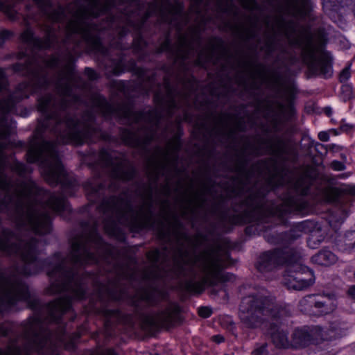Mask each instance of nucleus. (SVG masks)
Returning a JSON list of instances; mask_svg holds the SVG:
<instances>
[{
    "instance_id": "f257e3e1",
    "label": "nucleus",
    "mask_w": 355,
    "mask_h": 355,
    "mask_svg": "<svg viewBox=\"0 0 355 355\" xmlns=\"http://www.w3.org/2000/svg\"><path fill=\"white\" fill-rule=\"evenodd\" d=\"M16 191L19 200L27 207L26 223L38 234H46L51 230L50 216L43 210L42 203L45 202L46 207L56 213L67 207L62 196L50 194L30 181L21 184Z\"/></svg>"
},
{
    "instance_id": "f03ea898",
    "label": "nucleus",
    "mask_w": 355,
    "mask_h": 355,
    "mask_svg": "<svg viewBox=\"0 0 355 355\" xmlns=\"http://www.w3.org/2000/svg\"><path fill=\"white\" fill-rule=\"evenodd\" d=\"M287 263L286 273L284 275V284L288 289L302 290L315 282L313 272L301 263L299 256L288 251L277 250L262 254L257 268L261 272L275 268L278 265Z\"/></svg>"
},
{
    "instance_id": "7ed1b4c3",
    "label": "nucleus",
    "mask_w": 355,
    "mask_h": 355,
    "mask_svg": "<svg viewBox=\"0 0 355 355\" xmlns=\"http://www.w3.org/2000/svg\"><path fill=\"white\" fill-rule=\"evenodd\" d=\"M27 159L31 163L41 159L42 173L50 184H67V173L57 156L53 144L33 142L27 153Z\"/></svg>"
},
{
    "instance_id": "20e7f679",
    "label": "nucleus",
    "mask_w": 355,
    "mask_h": 355,
    "mask_svg": "<svg viewBox=\"0 0 355 355\" xmlns=\"http://www.w3.org/2000/svg\"><path fill=\"white\" fill-rule=\"evenodd\" d=\"M279 313L272 299L263 295L248 296L242 300L239 316L247 327L255 328L266 326L268 322L277 318Z\"/></svg>"
},
{
    "instance_id": "39448f33",
    "label": "nucleus",
    "mask_w": 355,
    "mask_h": 355,
    "mask_svg": "<svg viewBox=\"0 0 355 355\" xmlns=\"http://www.w3.org/2000/svg\"><path fill=\"white\" fill-rule=\"evenodd\" d=\"M192 272L198 280H192L187 284L189 292L200 293L207 284H212L221 267L219 252L216 250H207L196 257L189 266Z\"/></svg>"
},
{
    "instance_id": "423d86ee",
    "label": "nucleus",
    "mask_w": 355,
    "mask_h": 355,
    "mask_svg": "<svg viewBox=\"0 0 355 355\" xmlns=\"http://www.w3.org/2000/svg\"><path fill=\"white\" fill-rule=\"evenodd\" d=\"M343 324H332L329 329L324 330L320 327H304L297 329L293 334V345L295 347H305L311 343H317L320 340L333 339L344 334Z\"/></svg>"
},
{
    "instance_id": "0eeeda50",
    "label": "nucleus",
    "mask_w": 355,
    "mask_h": 355,
    "mask_svg": "<svg viewBox=\"0 0 355 355\" xmlns=\"http://www.w3.org/2000/svg\"><path fill=\"white\" fill-rule=\"evenodd\" d=\"M305 61L311 69L322 74L327 78L332 73L331 55L327 52H318L315 51L311 39L303 51Z\"/></svg>"
},
{
    "instance_id": "6e6552de",
    "label": "nucleus",
    "mask_w": 355,
    "mask_h": 355,
    "mask_svg": "<svg viewBox=\"0 0 355 355\" xmlns=\"http://www.w3.org/2000/svg\"><path fill=\"white\" fill-rule=\"evenodd\" d=\"M26 298L27 293L24 287L11 283L0 274V302L11 305Z\"/></svg>"
},
{
    "instance_id": "1a4fd4ad",
    "label": "nucleus",
    "mask_w": 355,
    "mask_h": 355,
    "mask_svg": "<svg viewBox=\"0 0 355 355\" xmlns=\"http://www.w3.org/2000/svg\"><path fill=\"white\" fill-rule=\"evenodd\" d=\"M38 245L37 241L32 240L28 243H20V246L17 245L10 246L7 242L0 239V250L18 254L26 262H32L35 260Z\"/></svg>"
},
{
    "instance_id": "9d476101",
    "label": "nucleus",
    "mask_w": 355,
    "mask_h": 355,
    "mask_svg": "<svg viewBox=\"0 0 355 355\" xmlns=\"http://www.w3.org/2000/svg\"><path fill=\"white\" fill-rule=\"evenodd\" d=\"M71 259L74 263H89L96 261L95 257L89 252L82 239H78L72 243Z\"/></svg>"
},
{
    "instance_id": "9b49d317",
    "label": "nucleus",
    "mask_w": 355,
    "mask_h": 355,
    "mask_svg": "<svg viewBox=\"0 0 355 355\" xmlns=\"http://www.w3.org/2000/svg\"><path fill=\"white\" fill-rule=\"evenodd\" d=\"M310 300L313 302L314 315H322L331 313L336 308V300L328 295H315V299Z\"/></svg>"
},
{
    "instance_id": "f8f14e48",
    "label": "nucleus",
    "mask_w": 355,
    "mask_h": 355,
    "mask_svg": "<svg viewBox=\"0 0 355 355\" xmlns=\"http://www.w3.org/2000/svg\"><path fill=\"white\" fill-rule=\"evenodd\" d=\"M71 300L69 297L60 298L49 306V312L51 320H58L60 315L69 309Z\"/></svg>"
},
{
    "instance_id": "ddd939ff",
    "label": "nucleus",
    "mask_w": 355,
    "mask_h": 355,
    "mask_svg": "<svg viewBox=\"0 0 355 355\" xmlns=\"http://www.w3.org/2000/svg\"><path fill=\"white\" fill-rule=\"evenodd\" d=\"M49 275L51 278H53L54 277L58 275L60 278H61V282H53L51 286V290L53 293L61 292L62 291H68L70 289V285L68 282H67L66 278L67 275L65 272L63 270L62 267L59 266L54 270L49 272Z\"/></svg>"
},
{
    "instance_id": "4468645a",
    "label": "nucleus",
    "mask_w": 355,
    "mask_h": 355,
    "mask_svg": "<svg viewBox=\"0 0 355 355\" xmlns=\"http://www.w3.org/2000/svg\"><path fill=\"white\" fill-rule=\"evenodd\" d=\"M309 9V0H288V11L295 16H304Z\"/></svg>"
},
{
    "instance_id": "2eb2a0df",
    "label": "nucleus",
    "mask_w": 355,
    "mask_h": 355,
    "mask_svg": "<svg viewBox=\"0 0 355 355\" xmlns=\"http://www.w3.org/2000/svg\"><path fill=\"white\" fill-rule=\"evenodd\" d=\"M337 257L329 250L324 249L312 257V261L318 265L329 266L337 261Z\"/></svg>"
},
{
    "instance_id": "dca6fc26",
    "label": "nucleus",
    "mask_w": 355,
    "mask_h": 355,
    "mask_svg": "<svg viewBox=\"0 0 355 355\" xmlns=\"http://www.w3.org/2000/svg\"><path fill=\"white\" fill-rule=\"evenodd\" d=\"M270 331L269 334L276 347L286 348L290 346V343L285 331L280 330L279 328L276 326L271 327Z\"/></svg>"
},
{
    "instance_id": "f3484780",
    "label": "nucleus",
    "mask_w": 355,
    "mask_h": 355,
    "mask_svg": "<svg viewBox=\"0 0 355 355\" xmlns=\"http://www.w3.org/2000/svg\"><path fill=\"white\" fill-rule=\"evenodd\" d=\"M65 125L67 128V137L69 140L79 139L82 135L80 123L74 119H67Z\"/></svg>"
},
{
    "instance_id": "a211bd4d",
    "label": "nucleus",
    "mask_w": 355,
    "mask_h": 355,
    "mask_svg": "<svg viewBox=\"0 0 355 355\" xmlns=\"http://www.w3.org/2000/svg\"><path fill=\"white\" fill-rule=\"evenodd\" d=\"M315 295H308L300 300V307L302 311L307 313L310 315L315 314V310L313 309L314 303L310 302V300H313Z\"/></svg>"
},
{
    "instance_id": "6ab92c4d",
    "label": "nucleus",
    "mask_w": 355,
    "mask_h": 355,
    "mask_svg": "<svg viewBox=\"0 0 355 355\" xmlns=\"http://www.w3.org/2000/svg\"><path fill=\"white\" fill-rule=\"evenodd\" d=\"M40 327L41 324L37 318L33 319L28 327V331L33 335L35 342H37V340H40Z\"/></svg>"
},
{
    "instance_id": "aec40b11",
    "label": "nucleus",
    "mask_w": 355,
    "mask_h": 355,
    "mask_svg": "<svg viewBox=\"0 0 355 355\" xmlns=\"http://www.w3.org/2000/svg\"><path fill=\"white\" fill-rule=\"evenodd\" d=\"M345 247L342 248L344 251H349L355 247V231L349 232L345 239Z\"/></svg>"
},
{
    "instance_id": "412c9836",
    "label": "nucleus",
    "mask_w": 355,
    "mask_h": 355,
    "mask_svg": "<svg viewBox=\"0 0 355 355\" xmlns=\"http://www.w3.org/2000/svg\"><path fill=\"white\" fill-rule=\"evenodd\" d=\"M0 355H26V352H22L15 345H12L6 349H0Z\"/></svg>"
},
{
    "instance_id": "4be33fe9",
    "label": "nucleus",
    "mask_w": 355,
    "mask_h": 355,
    "mask_svg": "<svg viewBox=\"0 0 355 355\" xmlns=\"http://www.w3.org/2000/svg\"><path fill=\"white\" fill-rule=\"evenodd\" d=\"M324 239V237H320L318 232H313L308 240V245L311 248H316L319 243Z\"/></svg>"
},
{
    "instance_id": "5701e85b",
    "label": "nucleus",
    "mask_w": 355,
    "mask_h": 355,
    "mask_svg": "<svg viewBox=\"0 0 355 355\" xmlns=\"http://www.w3.org/2000/svg\"><path fill=\"white\" fill-rule=\"evenodd\" d=\"M69 30L72 33H80L83 31L82 20L77 19L69 22L68 25Z\"/></svg>"
},
{
    "instance_id": "b1692460",
    "label": "nucleus",
    "mask_w": 355,
    "mask_h": 355,
    "mask_svg": "<svg viewBox=\"0 0 355 355\" xmlns=\"http://www.w3.org/2000/svg\"><path fill=\"white\" fill-rule=\"evenodd\" d=\"M51 97L50 96H45L41 98L39 101V108L41 111L45 112L51 105Z\"/></svg>"
},
{
    "instance_id": "393cba45",
    "label": "nucleus",
    "mask_w": 355,
    "mask_h": 355,
    "mask_svg": "<svg viewBox=\"0 0 355 355\" xmlns=\"http://www.w3.org/2000/svg\"><path fill=\"white\" fill-rule=\"evenodd\" d=\"M351 76L350 65L346 67L340 74V80L341 82L347 81Z\"/></svg>"
},
{
    "instance_id": "a878e982",
    "label": "nucleus",
    "mask_w": 355,
    "mask_h": 355,
    "mask_svg": "<svg viewBox=\"0 0 355 355\" xmlns=\"http://www.w3.org/2000/svg\"><path fill=\"white\" fill-rule=\"evenodd\" d=\"M342 92L343 94H345L346 98H350L354 96L352 87L349 85H343L342 87Z\"/></svg>"
},
{
    "instance_id": "bb28decb",
    "label": "nucleus",
    "mask_w": 355,
    "mask_h": 355,
    "mask_svg": "<svg viewBox=\"0 0 355 355\" xmlns=\"http://www.w3.org/2000/svg\"><path fill=\"white\" fill-rule=\"evenodd\" d=\"M198 313L202 318H208L211 314V311L208 307H200L198 309Z\"/></svg>"
},
{
    "instance_id": "cd10ccee",
    "label": "nucleus",
    "mask_w": 355,
    "mask_h": 355,
    "mask_svg": "<svg viewBox=\"0 0 355 355\" xmlns=\"http://www.w3.org/2000/svg\"><path fill=\"white\" fill-rule=\"evenodd\" d=\"M72 296L75 298L81 299L84 296L83 290L80 287H77L72 290Z\"/></svg>"
},
{
    "instance_id": "c85d7f7f",
    "label": "nucleus",
    "mask_w": 355,
    "mask_h": 355,
    "mask_svg": "<svg viewBox=\"0 0 355 355\" xmlns=\"http://www.w3.org/2000/svg\"><path fill=\"white\" fill-rule=\"evenodd\" d=\"M22 39L26 42H31L33 40V33L30 30H26L22 34Z\"/></svg>"
},
{
    "instance_id": "c756f323",
    "label": "nucleus",
    "mask_w": 355,
    "mask_h": 355,
    "mask_svg": "<svg viewBox=\"0 0 355 355\" xmlns=\"http://www.w3.org/2000/svg\"><path fill=\"white\" fill-rule=\"evenodd\" d=\"M331 167L336 171H342L345 168V165L339 161H334L331 163Z\"/></svg>"
},
{
    "instance_id": "7c9ffc66",
    "label": "nucleus",
    "mask_w": 355,
    "mask_h": 355,
    "mask_svg": "<svg viewBox=\"0 0 355 355\" xmlns=\"http://www.w3.org/2000/svg\"><path fill=\"white\" fill-rule=\"evenodd\" d=\"M295 189L302 194H306L307 192V188L303 187L300 181L295 184Z\"/></svg>"
},
{
    "instance_id": "2f4dec72",
    "label": "nucleus",
    "mask_w": 355,
    "mask_h": 355,
    "mask_svg": "<svg viewBox=\"0 0 355 355\" xmlns=\"http://www.w3.org/2000/svg\"><path fill=\"white\" fill-rule=\"evenodd\" d=\"M341 129H342V130H343V131H344V132H350V131H352V130H355V125H354V124L345 123V124H343V125L341 126Z\"/></svg>"
},
{
    "instance_id": "473e14b6",
    "label": "nucleus",
    "mask_w": 355,
    "mask_h": 355,
    "mask_svg": "<svg viewBox=\"0 0 355 355\" xmlns=\"http://www.w3.org/2000/svg\"><path fill=\"white\" fill-rule=\"evenodd\" d=\"M318 137L322 141H327L329 139V135L326 132H319Z\"/></svg>"
},
{
    "instance_id": "72a5a7b5",
    "label": "nucleus",
    "mask_w": 355,
    "mask_h": 355,
    "mask_svg": "<svg viewBox=\"0 0 355 355\" xmlns=\"http://www.w3.org/2000/svg\"><path fill=\"white\" fill-rule=\"evenodd\" d=\"M5 83L4 72L3 70L0 69V90L4 87Z\"/></svg>"
},
{
    "instance_id": "f704fd0d",
    "label": "nucleus",
    "mask_w": 355,
    "mask_h": 355,
    "mask_svg": "<svg viewBox=\"0 0 355 355\" xmlns=\"http://www.w3.org/2000/svg\"><path fill=\"white\" fill-rule=\"evenodd\" d=\"M85 72L90 79H95L96 78V73L90 68H87Z\"/></svg>"
},
{
    "instance_id": "c9c22d12",
    "label": "nucleus",
    "mask_w": 355,
    "mask_h": 355,
    "mask_svg": "<svg viewBox=\"0 0 355 355\" xmlns=\"http://www.w3.org/2000/svg\"><path fill=\"white\" fill-rule=\"evenodd\" d=\"M304 207V204L296 205L294 207L291 208V211L300 212L302 211Z\"/></svg>"
},
{
    "instance_id": "e433bc0d",
    "label": "nucleus",
    "mask_w": 355,
    "mask_h": 355,
    "mask_svg": "<svg viewBox=\"0 0 355 355\" xmlns=\"http://www.w3.org/2000/svg\"><path fill=\"white\" fill-rule=\"evenodd\" d=\"M212 340L217 343H220L224 340V338L220 335H216L212 337Z\"/></svg>"
},
{
    "instance_id": "4c0bfd02",
    "label": "nucleus",
    "mask_w": 355,
    "mask_h": 355,
    "mask_svg": "<svg viewBox=\"0 0 355 355\" xmlns=\"http://www.w3.org/2000/svg\"><path fill=\"white\" fill-rule=\"evenodd\" d=\"M348 294L354 299H355V286L349 288L348 290Z\"/></svg>"
},
{
    "instance_id": "58836bf2",
    "label": "nucleus",
    "mask_w": 355,
    "mask_h": 355,
    "mask_svg": "<svg viewBox=\"0 0 355 355\" xmlns=\"http://www.w3.org/2000/svg\"><path fill=\"white\" fill-rule=\"evenodd\" d=\"M149 257L152 259L153 261H155L158 257V253L157 251L153 252L149 254Z\"/></svg>"
},
{
    "instance_id": "ea45409f",
    "label": "nucleus",
    "mask_w": 355,
    "mask_h": 355,
    "mask_svg": "<svg viewBox=\"0 0 355 355\" xmlns=\"http://www.w3.org/2000/svg\"><path fill=\"white\" fill-rule=\"evenodd\" d=\"M40 47L42 48H48L50 46V44L49 42H46V43H44V44H38Z\"/></svg>"
},
{
    "instance_id": "a19ab883",
    "label": "nucleus",
    "mask_w": 355,
    "mask_h": 355,
    "mask_svg": "<svg viewBox=\"0 0 355 355\" xmlns=\"http://www.w3.org/2000/svg\"><path fill=\"white\" fill-rule=\"evenodd\" d=\"M325 112L327 113V114L330 115L331 114V112H332L331 108V107H326L325 108Z\"/></svg>"
},
{
    "instance_id": "79ce46f5",
    "label": "nucleus",
    "mask_w": 355,
    "mask_h": 355,
    "mask_svg": "<svg viewBox=\"0 0 355 355\" xmlns=\"http://www.w3.org/2000/svg\"><path fill=\"white\" fill-rule=\"evenodd\" d=\"M73 346H74V343H73L71 345H67L65 346V347L68 349H71L73 347Z\"/></svg>"
},
{
    "instance_id": "37998d69",
    "label": "nucleus",
    "mask_w": 355,
    "mask_h": 355,
    "mask_svg": "<svg viewBox=\"0 0 355 355\" xmlns=\"http://www.w3.org/2000/svg\"><path fill=\"white\" fill-rule=\"evenodd\" d=\"M140 218H141V216L137 214V216H136L135 220H140Z\"/></svg>"
},
{
    "instance_id": "c03bdc74",
    "label": "nucleus",
    "mask_w": 355,
    "mask_h": 355,
    "mask_svg": "<svg viewBox=\"0 0 355 355\" xmlns=\"http://www.w3.org/2000/svg\"><path fill=\"white\" fill-rule=\"evenodd\" d=\"M329 223H330V225H332V223H334L333 219H331Z\"/></svg>"
},
{
    "instance_id": "a18cd8bd",
    "label": "nucleus",
    "mask_w": 355,
    "mask_h": 355,
    "mask_svg": "<svg viewBox=\"0 0 355 355\" xmlns=\"http://www.w3.org/2000/svg\"><path fill=\"white\" fill-rule=\"evenodd\" d=\"M122 178H123V177H121ZM129 177H124V179H128Z\"/></svg>"
},
{
    "instance_id": "49530a36",
    "label": "nucleus",
    "mask_w": 355,
    "mask_h": 355,
    "mask_svg": "<svg viewBox=\"0 0 355 355\" xmlns=\"http://www.w3.org/2000/svg\"><path fill=\"white\" fill-rule=\"evenodd\" d=\"M343 220H344V218H343V219H341L340 222V223H341V222H343Z\"/></svg>"
}]
</instances>
